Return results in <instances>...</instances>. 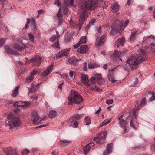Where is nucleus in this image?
<instances>
[{"mask_svg": "<svg viewBox=\"0 0 155 155\" xmlns=\"http://www.w3.org/2000/svg\"><path fill=\"white\" fill-rule=\"evenodd\" d=\"M31 60L34 65L36 66H38L41 64L42 59L40 57L37 56L35 58L31 59Z\"/></svg>", "mask_w": 155, "mask_h": 155, "instance_id": "obj_12", "label": "nucleus"}, {"mask_svg": "<svg viewBox=\"0 0 155 155\" xmlns=\"http://www.w3.org/2000/svg\"><path fill=\"white\" fill-rule=\"evenodd\" d=\"M28 36L30 40L34 42V37L33 35L31 33H30L28 34Z\"/></svg>", "mask_w": 155, "mask_h": 155, "instance_id": "obj_40", "label": "nucleus"}, {"mask_svg": "<svg viewBox=\"0 0 155 155\" xmlns=\"http://www.w3.org/2000/svg\"><path fill=\"white\" fill-rule=\"evenodd\" d=\"M111 145V143L107 145L106 150L104 151L103 153L104 155H107L111 152L112 150V145Z\"/></svg>", "mask_w": 155, "mask_h": 155, "instance_id": "obj_19", "label": "nucleus"}, {"mask_svg": "<svg viewBox=\"0 0 155 155\" xmlns=\"http://www.w3.org/2000/svg\"><path fill=\"white\" fill-rule=\"evenodd\" d=\"M124 54V52L123 51L121 52H119L117 50L114 51L113 53V55L114 57H117L119 58H120L121 57L123 56Z\"/></svg>", "mask_w": 155, "mask_h": 155, "instance_id": "obj_21", "label": "nucleus"}, {"mask_svg": "<svg viewBox=\"0 0 155 155\" xmlns=\"http://www.w3.org/2000/svg\"><path fill=\"white\" fill-rule=\"evenodd\" d=\"M113 101L112 99L108 100L106 101V103L107 104L109 105L112 104L113 103Z\"/></svg>", "mask_w": 155, "mask_h": 155, "instance_id": "obj_54", "label": "nucleus"}, {"mask_svg": "<svg viewBox=\"0 0 155 155\" xmlns=\"http://www.w3.org/2000/svg\"><path fill=\"white\" fill-rule=\"evenodd\" d=\"M56 115H57V112L54 110L50 111L48 114L49 117L50 118H53Z\"/></svg>", "mask_w": 155, "mask_h": 155, "instance_id": "obj_24", "label": "nucleus"}, {"mask_svg": "<svg viewBox=\"0 0 155 155\" xmlns=\"http://www.w3.org/2000/svg\"><path fill=\"white\" fill-rule=\"evenodd\" d=\"M54 4L57 6H59L60 5V3L59 2V1L58 0H57L54 2Z\"/></svg>", "mask_w": 155, "mask_h": 155, "instance_id": "obj_64", "label": "nucleus"}, {"mask_svg": "<svg viewBox=\"0 0 155 155\" xmlns=\"http://www.w3.org/2000/svg\"><path fill=\"white\" fill-rule=\"evenodd\" d=\"M84 121L86 123L85 125L88 126L91 123V120L90 117L87 116L84 119Z\"/></svg>", "mask_w": 155, "mask_h": 155, "instance_id": "obj_33", "label": "nucleus"}, {"mask_svg": "<svg viewBox=\"0 0 155 155\" xmlns=\"http://www.w3.org/2000/svg\"><path fill=\"white\" fill-rule=\"evenodd\" d=\"M68 105H70L72 103H75L76 104H79L83 101L81 96L75 92L74 90L71 91V94L68 97Z\"/></svg>", "mask_w": 155, "mask_h": 155, "instance_id": "obj_4", "label": "nucleus"}, {"mask_svg": "<svg viewBox=\"0 0 155 155\" xmlns=\"http://www.w3.org/2000/svg\"><path fill=\"white\" fill-rule=\"evenodd\" d=\"M53 45L54 47H56L58 48H60V47L58 42H55L53 44Z\"/></svg>", "mask_w": 155, "mask_h": 155, "instance_id": "obj_53", "label": "nucleus"}, {"mask_svg": "<svg viewBox=\"0 0 155 155\" xmlns=\"http://www.w3.org/2000/svg\"><path fill=\"white\" fill-rule=\"evenodd\" d=\"M31 26L35 25V19L33 18H31Z\"/></svg>", "mask_w": 155, "mask_h": 155, "instance_id": "obj_50", "label": "nucleus"}, {"mask_svg": "<svg viewBox=\"0 0 155 155\" xmlns=\"http://www.w3.org/2000/svg\"><path fill=\"white\" fill-rule=\"evenodd\" d=\"M87 64L86 62H85L84 64L83 65V70L85 71H87Z\"/></svg>", "mask_w": 155, "mask_h": 155, "instance_id": "obj_55", "label": "nucleus"}, {"mask_svg": "<svg viewBox=\"0 0 155 155\" xmlns=\"http://www.w3.org/2000/svg\"><path fill=\"white\" fill-rule=\"evenodd\" d=\"M59 36V34L58 31H56V35H53L50 38V40L52 42L55 41L58 39V37Z\"/></svg>", "mask_w": 155, "mask_h": 155, "instance_id": "obj_27", "label": "nucleus"}, {"mask_svg": "<svg viewBox=\"0 0 155 155\" xmlns=\"http://www.w3.org/2000/svg\"><path fill=\"white\" fill-rule=\"evenodd\" d=\"M132 83L130 86L134 87L135 85L138 83V80L137 78L133 77L132 78Z\"/></svg>", "mask_w": 155, "mask_h": 155, "instance_id": "obj_26", "label": "nucleus"}, {"mask_svg": "<svg viewBox=\"0 0 155 155\" xmlns=\"http://www.w3.org/2000/svg\"><path fill=\"white\" fill-rule=\"evenodd\" d=\"M38 97V94H35L34 96L31 97L30 98L31 99H32L33 100H36L37 99Z\"/></svg>", "mask_w": 155, "mask_h": 155, "instance_id": "obj_47", "label": "nucleus"}, {"mask_svg": "<svg viewBox=\"0 0 155 155\" xmlns=\"http://www.w3.org/2000/svg\"><path fill=\"white\" fill-rule=\"evenodd\" d=\"M60 141L66 145H67L68 144L70 143L71 142V141L66 140H61Z\"/></svg>", "mask_w": 155, "mask_h": 155, "instance_id": "obj_41", "label": "nucleus"}, {"mask_svg": "<svg viewBox=\"0 0 155 155\" xmlns=\"http://www.w3.org/2000/svg\"><path fill=\"white\" fill-rule=\"evenodd\" d=\"M34 77L32 75V73H31L30 75L28 76L26 78V81L28 83L31 82L34 79Z\"/></svg>", "mask_w": 155, "mask_h": 155, "instance_id": "obj_32", "label": "nucleus"}, {"mask_svg": "<svg viewBox=\"0 0 155 155\" xmlns=\"http://www.w3.org/2000/svg\"><path fill=\"white\" fill-rule=\"evenodd\" d=\"M19 87V86H17L15 88V90L13 91V93L12 94V95L13 97H15L17 96L18 93Z\"/></svg>", "mask_w": 155, "mask_h": 155, "instance_id": "obj_25", "label": "nucleus"}, {"mask_svg": "<svg viewBox=\"0 0 155 155\" xmlns=\"http://www.w3.org/2000/svg\"><path fill=\"white\" fill-rule=\"evenodd\" d=\"M111 121V119L110 118L104 120L99 126V127H101L104 125H105L109 123Z\"/></svg>", "mask_w": 155, "mask_h": 155, "instance_id": "obj_23", "label": "nucleus"}, {"mask_svg": "<svg viewBox=\"0 0 155 155\" xmlns=\"http://www.w3.org/2000/svg\"><path fill=\"white\" fill-rule=\"evenodd\" d=\"M138 117V113L135 109L132 110V117L133 119H136Z\"/></svg>", "mask_w": 155, "mask_h": 155, "instance_id": "obj_30", "label": "nucleus"}, {"mask_svg": "<svg viewBox=\"0 0 155 155\" xmlns=\"http://www.w3.org/2000/svg\"><path fill=\"white\" fill-rule=\"evenodd\" d=\"M76 120H74V118L72 116L71 118H70L69 120V122L70 123H72L73 122H74Z\"/></svg>", "mask_w": 155, "mask_h": 155, "instance_id": "obj_57", "label": "nucleus"}, {"mask_svg": "<svg viewBox=\"0 0 155 155\" xmlns=\"http://www.w3.org/2000/svg\"><path fill=\"white\" fill-rule=\"evenodd\" d=\"M146 100L145 98L143 99L140 102V105L139 107H142L143 106L145 105H146Z\"/></svg>", "mask_w": 155, "mask_h": 155, "instance_id": "obj_38", "label": "nucleus"}, {"mask_svg": "<svg viewBox=\"0 0 155 155\" xmlns=\"http://www.w3.org/2000/svg\"><path fill=\"white\" fill-rule=\"evenodd\" d=\"M145 50L143 49L140 50L137 56L130 57L127 60V63L130 65H136L138 64L139 62H142L145 60L143 57L145 56Z\"/></svg>", "mask_w": 155, "mask_h": 155, "instance_id": "obj_2", "label": "nucleus"}, {"mask_svg": "<svg viewBox=\"0 0 155 155\" xmlns=\"http://www.w3.org/2000/svg\"><path fill=\"white\" fill-rule=\"evenodd\" d=\"M106 35H104L101 37L97 38L95 43L96 46H100L103 45L104 43Z\"/></svg>", "mask_w": 155, "mask_h": 155, "instance_id": "obj_7", "label": "nucleus"}, {"mask_svg": "<svg viewBox=\"0 0 155 155\" xmlns=\"http://www.w3.org/2000/svg\"><path fill=\"white\" fill-rule=\"evenodd\" d=\"M113 69H112L111 70H109V74H108V76L110 77L111 78V81L112 83H114L116 81V80H113L112 79V78L113 77V71H114Z\"/></svg>", "mask_w": 155, "mask_h": 155, "instance_id": "obj_29", "label": "nucleus"}, {"mask_svg": "<svg viewBox=\"0 0 155 155\" xmlns=\"http://www.w3.org/2000/svg\"><path fill=\"white\" fill-rule=\"evenodd\" d=\"M87 49L88 46L87 45H83L78 49L77 51L80 53L84 54L86 53Z\"/></svg>", "mask_w": 155, "mask_h": 155, "instance_id": "obj_14", "label": "nucleus"}, {"mask_svg": "<svg viewBox=\"0 0 155 155\" xmlns=\"http://www.w3.org/2000/svg\"><path fill=\"white\" fill-rule=\"evenodd\" d=\"M74 126H73V127L74 128H77L78 127V123L76 121H75L73 123Z\"/></svg>", "mask_w": 155, "mask_h": 155, "instance_id": "obj_59", "label": "nucleus"}, {"mask_svg": "<svg viewBox=\"0 0 155 155\" xmlns=\"http://www.w3.org/2000/svg\"><path fill=\"white\" fill-rule=\"evenodd\" d=\"M125 41V40L124 38L123 37L118 39V43L121 45H123Z\"/></svg>", "mask_w": 155, "mask_h": 155, "instance_id": "obj_35", "label": "nucleus"}, {"mask_svg": "<svg viewBox=\"0 0 155 155\" xmlns=\"http://www.w3.org/2000/svg\"><path fill=\"white\" fill-rule=\"evenodd\" d=\"M31 73H32V75L34 76V75L38 74V72L36 70H34L33 72Z\"/></svg>", "mask_w": 155, "mask_h": 155, "instance_id": "obj_63", "label": "nucleus"}, {"mask_svg": "<svg viewBox=\"0 0 155 155\" xmlns=\"http://www.w3.org/2000/svg\"><path fill=\"white\" fill-rule=\"evenodd\" d=\"M68 9L67 6H63V11L64 14H66L67 13Z\"/></svg>", "mask_w": 155, "mask_h": 155, "instance_id": "obj_44", "label": "nucleus"}, {"mask_svg": "<svg viewBox=\"0 0 155 155\" xmlns=\"http://www.w3.org/2000/svg\"><path fill=\"white\" fill-rule=\"evenodd\" d=\"M99 66V65L96 64L90 63L88 64V68L90 69H93Z\"/></svg>", "mask_w": 155, "mask_h": 155, "instance_id": "obj_28", "label": "nucleus"}, {"mask_svg": "<svg viewBox=\"0 0 155 155\" xmlns=\"http://www.w3.org/2000/svg\"><path fill=\"white\" fill-rule=\"evenodd\" d=\"M32 119L33 120L34 124L36 125L40 124L41 121V118L39 117L38 115L36 113L33 114Z\"/></svg>", "mask_w": 155, "mask_h": 155, "instance_id": "obj_11", "label": "nucleus"}, {"mask_svg": "<svg viewBox=\"0 0 155 155\" xmlns=\"http://www.w3.org/2000/svg\"><path fill=\"white\" fill-rule=\"evenodd\" d=\"M94 76L96 79V78L98 80H101L102 79V76L100 74H95Z\"/></svg>", "mask_w": 155, "mask_h": 155, "instance_id": "obj_45", "label": "nucleus"}, {"mask_svg": "<svg viewBox=\"0 0 155 155\" xmlns=\"http://www.w3.org/2000/svg\"><path fill=\"white\" fill-rule=\"evenodd\" d=\"M53 67L52 65L50 66L47 68V69L41 75L45 77L47 76L49 73L51 72L53 69Z\"/></svg>", "mask_w": 155, "mask_h": 155, "instance_id": "obj_18", "label": "nucleus"}, {"mask_svg": "<svg viewBox=\"0 0 155 155\" xmlns=\"http://www.w3.org/2000/svg\"><path fill=\"white\" fill-rule=\"evenodd\" d=\"M91 148V147L89 145H88L84 147L83 150L84 151V153H87Z\"/></svg>", "mask_w": 155, "mask_h": 155, "instance_id": "obj_34", "label": "nucleus"}, {"mask_svg": "<svg viewBox=\"0 0 155 155\" xmlns=\"http://www.w3.org/2000/svg\"><path fill=\"white\" fill-rule=\"evenodd\" d=\"M155 40V37L153 36H151L147 37L145 36L143 38V41L144 42L146 41L148 42L149 41H153Z\"/></svg>", "mask_w": 155, "mask_h": 155, "instance_id": "obj_20", "label": "nucleus"}, {"mask_svg": "<svg viewBox=\"0 0 155 155\" xmlns=\"http://www.w3.org/2000/svg\"><path fill=\"white\" fill-rule=\"evenodd\" d=\"M27 21L25 26V28L26 29H27L28 28V25L29 24L30 21V19L29 18H27Z\"/></svg>", "mask_w": 155, "mask_h": 155, "instance_id": "obj_49", "label": "nucleus"}, {"mask_svg": "<svg viewBox=\"0 0 155 155\" xmlns=\"http://www.w3.org/2000/svg\"><path fill=\"white\" fill-rule=\"evenodd\" d=\"M86 41V37L85 36H83L81 38L80 41L79 42L81 43V44L85 43Z\"/></svg>", "mask_w": 155, "mask_h": 155, "instance_id": "obj_37", "label": "nucleus"}, {"mask_svg": "<svg viewBox=\"0 0 155 155\" xmlns=\"http://www.w3.org/2000/svg\"><path fill=\"white\" fill-rule=\"evenodd\" d=\"M81 43L79 42L77 44L74 45V47L76 49L78 48L81 45Z\"/></svg>", "mask_w": 155, "mask_h": 155, "instance_id": "obj_60", "label": "nucleus"}, {"mask_svg": "<svg viewBox=\"0 0 155 155\" xmlns=\"http://www.w3.org/2000/svg\"><path fill=\"white\" fill-rule=\"evenodd\" d=\"M95 20L94 19H92L89 22V24L88 25V26H91L95 22Z\"/></svg>", "mask_w": 155, "mask_h": 155, "instance_id": "obj_52", "label": "nucleus"}, {"mask_svg": "<svg viewBox=\"0 0 155 155\" xmlns=\"http://www.w3.org/2000/svg\"><path fill=\"white\" fill-rule=\"evenodd\" d=\"M127 124V122L124 119H122L119 121V125L122 127H124L125 128Z\"/></svg>", "mask_w": 155, "mask_h": 155, "instance_id": "obj_22", "label": "nucleus"}, {"mask_svg": "<svg viewBox=\"0 0 155 155\" xmlns=\"http://www.w3.org/2000/svg\"><path fill=\"white\" fill-rule=\"evenodd\" d=\"M29 152V150L25 149L22 150L21 151V153L22 155H26L28 154Z\"/></svg>", "mask_w": 155, "mask_h": 155, "instance_id": "obj_42", "label": "nucleus"}, {"mask_svg": "<svg viewBox=\"0 0 155 155\" xmlns=\"http://www.w3.org/2000/svg\"><path fill=\"white\" fill-rule=\"evenodd\" d=\"M62 15V14L61 12H58L56 15L57 16L55 17V18H60V17Z\"/></svg>", "mask_w": 155, "mask_h": 155, "instance_id": "obj_56", "label": "nucleus"}, {"mask_svg": "<svg viewBox=\"0 0 155 155\" xmlns=\"http://www.w3.org/2000/svg\"><path fill=\"white\" fill-rule=\"evenodd\" d=\"M82 115H83L82 114H76L72 116L74 118V120L76 121L80 119L81 118L82 116Z\"/></svg>", "mask_w": 155, "mask_h": 155, "instance_id": "obj_31", "label": "nucleus"}, {"mask_svg": "<svg viewBox=\"0 0 155 155\" xmlns=\"http://www.w3.org/2000/svg\"><path fill=\"white\" fill-rule=\"evenodd\" d=\"M73 73H74V72L73 71L71 70L70 71V72L69 73V76L70 77H72L73 76Z\"/></svg>", "mask_w": 155, "mask_h": 155, "instance_id": "obj_62", "label": "nucleus"}, {"mask_svg": "<svg viewBox=\"0 0 155 155\" xmlns=\"http://www.w3.org/2000/svg\"><path fill=\"white\" fill-rule=\"evenodd\" d=\"M0 28H1V29L3 30L5 32H8V29L7 27L4 25H0Z\"/></svg>", "mask_w": 155, "mask_h": 155, "instance_id": "obj_36", "label": "nucleus"}, {"mask_svg": "<svg viewBox=\"0 0 155 155\" xmlns=\"http://www.w3.org/2000/svg\"><path fill=\"white\" fill-rule=\"evenodd\" d=\"M5 40L4 38H2L0 39V46L3 45L5 42Z\"/></svg>", "mask_w": 155, "mask_h": 155, "instance_id": "obj_48", "label": "nucleus"}, {"mask_svg": "<svg viewBox=\"0 0 155 155\" xmlns=\"http://www.w3.org/2000/svg\"><path fill=\"white\" fill-rule=\"evenodd\" d=\"M107 135L105 131L101 132L97 134L96 136L94 139V141L99 144H103L105 143V139Z\"/></svg>", "mask_w": 155, "mask_h": 155, "instance_id": "obj_5", "label": "nucleus"}, {"mask_svg": "<svg viewBox=\"0 0 155 155\" xmlns=\"http://www.w3.org/2000/svg\"><path fill=\"white\" fill-rule=\"evenodd\" d=\"M136 36L135 35H133V34H131L130 37V39L131 41H133L136 38Z\"/></svg>", "mask_w": 155, "mask_h": 155, "instance_id": "obj_51", "label": "nucleus"}, {"mask_svg": "<svg viewBox=\"0 0 155 155\" xmlns=\"http://www.w3.org/2000/svg\"><path fill=\"white\" fill-rule=\"evenodd\" d=\"M130 126L132 127L134 129H135V126L133 124V120L132 119L130 121Z\"/></svg>", "mask_w": 155, "mask_h": 155, "instance_id": "obj_58", "label": "nucleus"}, {"mask_svg": "<svg viewBox=\"0 0 155 155\" xmlns=\"http://www.w3.org/2000/svg\"><path fill=\"white\" fill-rule=\"evenodd\" d=\"M26 47V45L24 44L23 46H20L17 43H15L13 45V47L14 48L18 51H21L24 49Z\"/></svg>", "mask_w": 155, "mask_h": 155, "instance_id": "obj_17", "label": "nucleus"}, {"mask_svg": "<svg viewBox=\"0 0 155 155\" xmlns=\"http://www.w3.org/2000/svg\"><path fill=\"white\" fill-rule=\"evenodd\" d=\"M129 22V20H127L125 23L123 24V21L122 20H115L111 26V30L110 33L112 35L114 34L119 31H123L127 26Z\"/></svg>", "mask_w": 155, "mask_h": 155, "instance_id": "obj_1", "label": "nucleus"}, {"mask_svg": "<svg viewBox=\"0 0 155 155\" xmlns=\"http://www.w3.org/2000/svg\"><path fill=\"white\" fill-rule=\"evenodd\" d=\"M111 8L113 13H116L119 10L120 6L117 2H116L112 4Z\"/></svg>", "mask_w": 155, "mask_h": 155, "instance_id": "obj_9", "label": "nucleus"}, {"mask_svg": "<svg viewBox=\"0 0 155 155\" xmlns=\"http://www.w3.org/2000/svg\"><path fill=\"white\" fill-rule=\"evenodd\" d=\"M79 61V59H77L74 56L70 57L68 59L69 62L73 65H76Z\"/></svg>", "mask_w": 155, "mask_h": 155, "instance_id": "obj_16", "label": "nucleus"}, {"mask_svg": "<svg viewBox=\"0 0 155 155\" xmlns=\"http://www.w3.org/2000/svg\"><path fill=\"white\" fill-rule=\"evenodd\" d=\"M81 82L85 85L89 86L90 84L89 83L88 75L85 74H81Z\"/></svg>", "mask_w": 155, "mask_h": 155, "instance_id": "obj_8", "label": "nucleus"}, {"mask_svg": "<svg viewBox=\"0 0 155 155\" xmlns=\"http://www.w3.org/2000/svg\"><path fill=\"white\" fill-rule=\"evenodd\" d=\"M4 151L7 155H12L16 153L15 150L11 147L6 148Z\"/></svg>", "mask_w": 155, "mask_h": 155, "instance_id": "obj_15", "label": "nucleus"}, {"mask_svg": "<svg viewBox=\"0 0 155 155\" xmlns=\"http://www.w3.org/2000/svg\"><path fill=\"white\" fill-rule=\"evenodd\" d=\"M7 117L8 120L6 121V124L10 128L13 127H18L20 126L21 123L18 117L14 116L12 114H9Z\"/></svg>", "mask_w": 155, "mask_h": 155, "instance_id": "obj_3", "label": "nucleus"}, {"mask_svg": "<svg viewBox=\"0 0 155 155\" xmlns=\"http://www.w3.org/2000/svg\"><path fill=\"white\" fill-rule=\"evenodd\" d=\"M31 105V103L28 101H20L14 103L13 105L14 107H20L22 108H25L28 107Z\"/></svg>", "mask_w": 155, "mask_h": 155, "instance_id": "obj_6", "label": "nucleus"}, {"mask_svg": "<svg viewBox=\"0 0 155 155\" xmlns=\"http://www.w3.org/2000/svg\"><path fill=\"white\" fill-rule=\"evenodd\" d=\"M70 50V48L65 49L60 51L57 56V58H59L63 56H66L68 54V52Z\"/></svg>", "mask_w": 155, "mask_h": 155, "instance_id": "obj_13", "label": "nucleus"}, {"mask_svg": "<svg viewBox=\"0 0 155 155\" xmlns=\"http://www.w3.org/2000/svg\"><path fill=\"white\" fill-rule=\"evenodd\" d=\"M65 2H67V4L69 6H72L73 4L74 0H70V1L68 0V1H67L66 0H65Z\"/></svg>", "mask_w": 155, "mask_h": 155, "instance_id": "obj_43", "label": "nucleus"}, {"mask_svg": "<svg viewBox=\"0 0 155 155\" xmlns=\"http://www.w3.org/2000/svg\"><path fill=\"white\" fill-rule=\"evenodd\" d=\"M155 100V94L153 93L151 97L150 98V101H153Z\"/></svg>", "mask_w": 155, "mask_h": 155, "instance_id": "obj_61", "label": "nucleus"}, {"mask_svg": "<svg viewBox=\"0 0 155 155\" xmlns=\"http://www.w3.org/2000/svg\"><path fill=\"white\" fill-rule=\"evenodd\" d=\"M55 19L57 20V21L59 25H61L63 22L62 20L60 18H55Z\"/></svg>", "mask_w": 155, "mask_h": 155, "instance_id": "obj_46", "label": "nucleus"}, {"mask_svg": "<svg viewBox=\"0 0 155 155\" xmlns=\"http://www.w3.org/2000/svg\"><path fill=\"white\" fill-rule=\"evenodd\" d=\"M140 33V31L138 29H133L132 30L131 34H133L135 36H137L138 34Z\"/></svg>", "mask_w": 155, "mask_h": 155, "instance_id": "obj_39", "label": "nucleus"}, {"mask_svg": "<svg viewBox=\"0 0 155 155\" xmlns=\"http://www.w3.org/2000/svg\"><path fill=\"white\" fill-rule=\"evenodd\" d=\"M4 49L6 53L8 54H14L16 56H18L20 55L19 53L12 49L8 46H5Z\"/></svg>", "mask_w": 155, "mask_h": 155, "instance_id": "obj_10", "label": "nucleus"}]
</instances>
